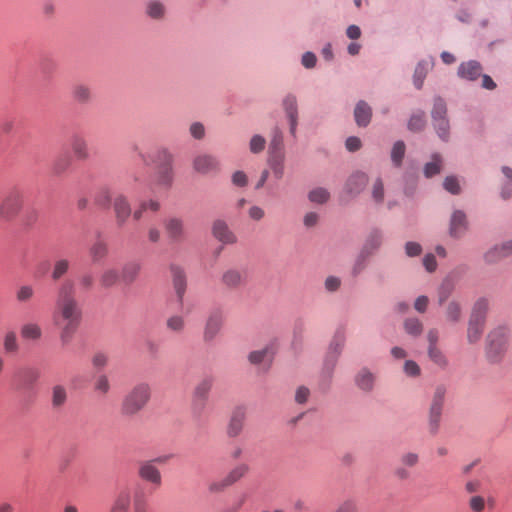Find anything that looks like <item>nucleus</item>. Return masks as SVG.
I'll return each mask as SVG.
<instances>
[{
    "instance_id": "nucleus-38",
    "label": "nucleus",
    "mask_w": 512,
    "mask_h": 512,
    "mask_svg": "<svg viewBox=\"0 0 512 512\" xmlns=\"http://www.w3.org/2000/svg\"><path fill=\"white\" fill-rule=\"evenodd\" d=\"M89 254L93 262H99L108 254V245L102 240H97L89 249Z\"/></svg>"
},
{
    "instance_id": "nucleus-63",
    "label": "nucleus",
    "mask_w": 512,
    "mask_h": 512,
    "mask_svg": "<svg viewBox=\"0 0 512 512\" xmlns=\"http://www.w3.org/2000/svg\"><path fill=\"white\" fill-rule=\"evenodd\" d=\"M425 125V115L423 112L411 116L408 122V128L411 131H420Z\"/></svg>"
},
{
    "instance_id": "nucleus-62",
    "label": "nucleus",
    "mask_w": 512,
    "mask_h": 512,
    "mask_svg": "<svg viewBox=\"0 0 512 512\" xmlns=\"http://www.w3.org/2000/svg\"><path fill=\"white\" fill-rule=\"evenodd\" d=\"M94 389L102 395L107 394L110 390V382L108 377L104 374L99 375L95 380Z\"/></svg>"
},
{
    "instance_id": "nucleus-28",
    "label": "nucleus",
    "mask_w": 512,
    "mask_h": 512,
    "mask_svg": "<svg viewBox=\"0 0 512 512\" xmlns=\"http://www.w3.org/2000/svg\"><path fill=\"white\" fill-rule=\"evenodd\" d=\"M268 165L277 180L283 178L285 171V155L268 156Z\"/></svg>"
},
{
    "instance_id": "nucleus-8",
    "label": "nucleus",
    "mask_w": 512,
    "mask_h": 512,
    "mask_svg": "<svg viewBox=\"0 0 512 512\" xmlns=\"http://www.w3.org/2000/svg\"><path fill=\"white\" fill-rule=\"evenodd\" d=\"M155 460L141 462L138 468L139 477L152 484L155 487H160L162 484V477L159 469L154 464Z\"/></svg>"
},
{
    "instance_id": "nucleus-13",
    "label": "nucleus",
    "mask_w": 512,
    "mask_h": 512,
    "mask_svg": "<svg viewBox=\"0 0 512 512\" xmlns=\"http://www.w3.org/2000/svg\"><path fill=\"white\" fill-rule=\"evenodd\" d=\"M223 324V315L220 311H213L209 314L205 328L203 337L205 341L213 340L216 335L220 332Z\"/></svg>"
},
{
    "instance_id": "nucleus-26",
    "label": "nucleus",
    "mask_w": 512,
    "mask_h": 512,
    "mask_svg": "<svg viewBox=\"0 0 512 512\" xmlns=\"http://www.w3.org/2000/svg\"><path fill=\"white\" fill-rule=\"evenodd\" d=\"M141 271V264L136 261L127 262L121 270V281L125 284L133 283Z\"/></svg>"
},
{
    "instance_id": "nucleus-48",
    "label": "nucleus",
    "mask_w": 512,
    "mask_h": 512,
    "mask_svg": "<svg viewBox=\"0 0 512 512\" xmlns=\"http://www.w3.org/2000/svg\"><path fill=\"white\" fill-rule=\"evenodd\" d=\"M166 327L174 333H182L185 329V319L180 315H172L166 320Z\"/></svg>"
},
{
    "instance_id": "nucleus-54",
    "label": "nucleus",
    "mask_w": 512,
    "mask_h": 512,
    "mask_svg": "<svg viewBox=\"0 0 512 512\" xmlns=\"http://www.w3.org/2000/svg\"><path fill=\"white\" fill-rule=\"evenodd\" d=\"M484 329V325L481 324H473L471 322L468 323L467 330V339L469 343H476L480 340L482 332Z\"/></svg>"
},
{
    "instance_id": "nucleus-44",
    "label": "nucleus",
    "mask_w": 512,
    "mask_h": 512,
    "mask_svg": "<svg viewBox=\"0 0 512 512\" xmlns=\"http://www.w3.org/2000/svg\"><path fill=\"white\" fill-rule=\"evenodd\" d=\"M428 357L438 367L444 369L448 365V360L444 353L437 347H428Z\"/></svg>"
},
{
    "instance_id": "nucleus-47",
    "label": "nucleus",
    "mask_w": 512,
    "mask_h": 512,
    "mask_svg": "<svg viewBox=\"0 0 512 512\" xmlns=\"http://www.w3.org/2000/svg\"><path fill=\"white\" fill-rule=\"evenodd\" d=\"M453 289L454 286L450 281H444L441 283L437 290V301L440 306H443L444 303L449 299Z\"/></svg>"
},
{
    "instance_id": "nucleus-53",
    "label": "nucleus",
    "mask_w": 512,
    "mask_h": 512,
    "mask_svg": "<svg viewBox=\"0 0 512 512\" xmlns=\"http://www.w3.org/2000/svg\"><path fill=\"white\" fill-rule=\"evenodd\" d=\"M405 155V144L397 141L391 151V159L395 166H400Z\"/></svg>"
},
{
    "instance_id": "nucleus-4",
    "label": "nucleus",
    "mask_w": 512,
    "mask_h": 512,
    "mask_svg": "<svg viewBox=\"0 0 512 512\" xmlns=\"http://www.w3.org/2000/svg\"><path fill=\"white\" fill-rule=\"evenodd\" d=\"M508 330L498 327L487 336L486 354L492 362H498L504 355L507 347Z\"/></svg>"
},
{
    "instance_id": "nucleus-20",
    "label": "nucleus",
    "mask_w": 512,
    "mask_h": 512,
    "mask_svg": "<svg viewBox=\"0 0 512 512\" xmlns=\"http://www.w3.org/2000/svg\"><path fill=\"white\" fill-rule=\"evenodd\" d=\"M463 305L460 300L452 299L445 306L444 316L448 323L457 324L462 320Z\"/></svg>"
},
{
    "instance_id": "nucleus-33",
    "label": "nucleus",
    "mask_w": 512,
    "mask_h": 512,
    "mask_svg": "<svg viewBox=\"0 0 512 512\" xmlns=\"http://www.w3.org/2000/svg\"><path fill=\"white\" fill-rule=\"evenodd\" d=\"M382 243V234L375 230L370 233L368 236L366 243L364 244L362 251L366 255L370 256L376 251Z\"/></svg>"
},
{
    "instance_id": "nucleus-2",
    "label": "nucleus",
    "mask_w": 512,
    "mask_h": 512,
    "mask_svg": "<svg viewBox=\"0 0 512 512\" xmlns=\"http://www.w3.org/2000/svg\"><path fill=\"white\" fill-rule=\"evenodd\" d=\"M151 398V388L147 383H138L124 396L121 402V413L132 417L141 412Z\"/></svg>"
},
{
    "instance_id": "nucleus-32",
    "label": "nucleus",
    "mask_w": 512,
    "mask_h": 512,
    "mask_svg": "<svg viewBox=\"0 0 512 512\" xmlns=\"http://www.w3.org/2000/svg\"><path fill=\"white\" fill-rule=\"evenodd\" d=\"M121 281V275L115 268L105 269L100 276V284L104 288H110Z\"/></svg>"
},
{
    "instance_id": "nucleus-46",
    "label": "nucleus",
    "mask_w": 512,
    "mask_h": 512,
    "mask_svg": "<svg viewBox=\"0 0 512 512\" xmlns=\"http://www.w3.org/2000/svg\"><path fill=\"white\" fill-rule=\"evenodd\" d=\"M249 468L246 464H239L236 467H234L226 476V480L228 484L233 485L237 481H239L242 477L246 475Z\"/></svg>"
},
{
    "instance_id": "nucleus-6",
    "label": "nucleus",
    "mask_w": 512,
    "mask_h": 512,
    "mask_svg": "<svg viewBox=\"0 0 512 512\" xmlns=\"http://www.w3.org/2000/svg\"><path fill=\"white\" fill-rule=\"evenodd\" d=\"M158 157L163 160V164L158 167L156 181L159 185L169 187L173 181V156L168 150L162 149Z\"/></svg>"
},
{
    "instance_id": "nucleus-50",
    "label": "nucleus",
    "mask_w": 512,
    "mask_h": 512,
    "mask_svg": "<svg viewBox=\"0 0 512 512\" xmlns=\"http://www.w3.org/2000/svg\"><path fill=\"white\" fill-rule=\"evenodd\" d=\"M94 201L98 206L108 208L113 201L110 190L107 187L101 188L95 195Z\"/></svg>"
},
{
    "instance_id": "nucleus-10",
    "label": "nucleus",
    "mask_w": 512,
    "mask_h": 512,
    "mask_svg": "<svg viewBox=\"0 0 512 512\" xmlns=\"http://www.w3.org/2000/svg\"><path fill=\"white\" fill-rule=\"evenodd\" d=\"M193 169L200 174H209L219 170V161L210 154H200L193 159Z\"/></svg>"
},
{
    "instance_id": "nucleus-29",
    "label": "nucleus",
    "mask_w": 512,
    "mask_h": 512,
    "mask_svg": "<svg viewBox=\"0 0 512 512\" xmlns=\"http://www.w3.org/2000/svg\"><path fill=\"white\" fill-rule=\"evenodd\" d=\"M159 209L160 203L157 200H143L139 203L137 209H135V211L133 212V218L134 220L139 221L143 217L145 212H157Z\"/></svg>"
},
{
    "instance_id": "nucleus-41",
    "label": "nucleus",
    "mask_w": 512,
    "mask_h": 512,
    "mask_svg": "<svg viewBox=\"0 0 512 512\" xmlns=\"http://www.w3.org/2000/svg\"><path fill=\"white\" fill-rule=\"evenodd\" d=\"M17 376L22 379L26 385H33L38 381L40 372L36 368L26 367L19 370Z\"/></svg>"
},
{
    "instance_id": "nucleus-59",
    "label": "nucleus",
    "mask_w": 512,
    "mask_h": 512,
    "mask_svg": "<svg viewBox=\"0 0 512 512\" xmlns=\"http://www.w3.org/2000/svg\"><path fill=\"white\" fill-rule=\"evenodd\" d=\"M443 186L451 194L457 195L461 192L459 180L455 176H447L444 179Z\"/></svg>"
},
{
    "instance_id": "nucleus-18",
    "label": "nucleus",
    "mask_w": 512,
    "mask_h": 512,
    "mask_svg": "<svg viewBox=\"0 0 512 512\" xmlns=\"http://www.w3.org/2000/svg\"><path fill=\"white\" fill-rule=\"evenodd\" d=\"M213 386L212 378L202 379L195 387L193 392V402L202 408L208 398L209 392Z\"/></svg>"
},
{
    "instance_id": "nucleus-39",
    "label": "nucleus",
    "mask_w": 512,
    "mask_h": 512,
    "mask_svg": "<svg viewBox=\"0 0 512 512\" xmlns=\"http://www.w3.org/2000/svg\"><path fill=\"white\" fill-rule=\"evenodd\" d=\"M165 6L160 1H149L146 5V14L155 20H160L165 15Z\"/></svg>"
},
{
    "instance_id": "nucleus-7",
    "label": "nucleus",
    "mask_w": 512,
    "mask_h": 512,
    "mask_svg": "<svg viewBox=\"0 0 512 512\" xmlns=\"http://www.w3.org/2000/svg\"><path fill=\"white\" fill-rule=\"evenodd\" d=\"M112 207L116 224L117 226L122 227L127 223L129 217L132 214L128 198L121 193L115 195L113 197Z\"/></svg>"
},
{
    "instance_id": "nucleus-60",
    "label": "nucleus",
    "mask_w": 512,
    "mask_h": 512,
    "mask_svg": "<svg viewBox=\"0 0 512 512\" xmlns=\"http://www.w3.org/2000/svg\"><path fill=\"white\" fill-rule=\"evenodd\" d=\"M34 288L30 285L20 286L16 292V299L19 302H27L34 296Z\"/></svg>"
},
{
    "instance_id": "nucleus-42",
    "label": "nucleus",
    "mask_w": 512,
    "mask_h": 512,
    "mask_svg": "<svg viewBox=\"0 0 512 512\" xmlns=\"http://www.w3.org/2000/svg\"><path fill=\"white\" fill-rule=\"evenodd\" d=\"M404 330L407 334L417 337L423 331V324L418 318H407L404 321Z\"/></svg>"
},
{
    "instance_id": "nucleus-55",
    "label": "nucleus",
    "mask_w": 512,
    "mask_h": 512,
    "mask_svg": "<svg viewBox=\"0 0 512 512\" xmlns=\"http://www.w3.org/2000/svg\"><path fill=\"white\" fill-rule=\"evenodd\" d=\"M434 127L443 140H446L449 135V121L446 117H440L439 119L433 120Z\"/></svg>"
},
{
    "instance_id": "nucleus-19",
    "label": "nucleus",
    "mask_w": 512,
    "mask_h": 512,
    "mask_svg": "<svg viewBox=\"0 0 512 512\" xmlns=\"http://www.w3.org/2000/svg\"><path fill=\"white\" fill-rule=\"evenodd\" d=\"M375 381V374L367 368H362L355 376L356 386L364 392H371L374 389Z\"/></svg>"
},
{
    "instance_id": "nucleus-51",
    "label": "nucleus",
    "mask_w": 512,
    "mask_h": 512,
    "mask_svg": "<svg viewBox=\"0 0 512 512\" xmlns=\"http://www.w3.org/2000/svg\"><path fill=\"white\" fill-rule=\"evenodd\" d=\"M173 286L177 294V297L179 298L180 301H182L186 290V280L184 274L181 271H177L174 274Z\"/></svg>"
},
{
    "instance_id": "nucleus-5",
    "label": "nucleus",
    "mask_w": 512,
    "mask_h": 512,
    "mask_svg": "<svg viewBox=\"0 0 512 512\" xmlns=\"http://www.w3.org/2000/svg\"><path fill=\"white\" fill-rule=\"evenodd\" d=\"M446 388L439 385L435 388L429 411V425L433 432H436L441 420Z\"/></svg>"
},
{
    "instance_id": "nucleus-57",
    "label": "nucleus",
    "mask_w": 512,
    "mask_h": 512,
    "mask_svg": "<svg viewBox=\"0 0 512 512\" xmlns=\"http://www.w3.org/2000/svg\"><path fill=\"white\" fill-rule=\"evenodd\" d=\"M372 198L376 203H382L384 200V184L381 178H377L371 190Z\"/></svg>"
},
{
    "instance_id": "nucleus-14",
    "label": "nucleus",
    "mask_w": 512,
    "mask_h": 512,
    "mask_svg": "<svg viewBox=\"0 0 512 512\" xmlns=\"http://www.w3.org/2000/svg\"><path fill=\"white\" fill-rule=\"evenodd\" d=\"M468 222L466 215L461 210H455L450 219L449 234L453 238H459L466 232Z\"/></svg>"
},
{
    "instance_id": "nucleus-11",
    "label": "nucleus",
    "mask_w": 512,
    "mask_h": 512,
    "mask_svg": "<svg viewBox=\"0 0 512 512\" xmlns=\"http://www.w3.org/2000/svg\"><path fill=\"white\" fill-rule=\"evenodd\" d=\"M368 182V177L363 172L353 173L346 181L344 186V192L349 197H355L361 193Z\"/></svg>"
},
{
    "instance_id": "nucleus-58",
    "label": "nucleus",
    "mask_w": 512,
    "mask_h": 512,
    "mask_svg": "<svg viewBox=\"0 0 512 512\" xmlns=\"http://www.w3.org/2000/svg\"><path fill=\"white\" fill-rule=\"evenodd\" d=\"M447 108L446 103L441 98H435L434 105L432 109V118L433 120L439 119L440 117H446Z\"/></svg>"
},
{
    "instance_id": "nucleus-15",
    "label": "nucleus",
    "mask_w": 512,
    "mask_h": 512,
    "mask_svg": "<svg viewBox=\"0 0 512 512\" xmlns=\"http://www.w3.org/2000/svg\"><path fill=\"white\" fill-rule=\"evenodd\" d=\"M222 283L230 288L237 289L246 282V273L244 270L237 268H230L222 274Z\"/></svg>"
},
{
    "instance_id": "nucleus-49",
    "label": "nucleus",
    "mask_w": 512,
    "mask_h": 512,
    "mask_svg": "<svg viewBox=\"0 0 512 512\" xmlns=\"http://www.w3.org/2000/svg\"><path fill=\"white\" fill-rule=\"evenodd\" d=\"M330 198V193L322 187H317L313 190H311L308 194V199L317 204H324L326 203Z\"/></svg>"
},
{
    "instance_id": "nucleus-37",
    "label": "nucleus",
    "mask_w": 512,
    "mask_h": 512,
    "mask_svg": "<svg viewBox=\"0 0 512 512\" xmlns=\"http://www.w3.org/2000/svg\"><path fill=\"white\" fill-rule=\"evenodd\" d=\"M443 160L439 154H433L430 162L424 166V175L427 178H431L439 174L442 170Z\"/></svg>"
},
{
    "instance_id": "nucleus-36",
    "label": "nucleus",
    "mask_w": 512,
    "mask_h": 512,
    "mask_svg": "<svg viewBox=\"0 0 512 512\" xmlns=\"http://www.w3.org/2000/svg\"><path fill=\"white\" fill-rule=\"evenodd\" d=\"M70 265V261L66 258L55 260L51 271L52 280L57 281L62 278L69 271Z\"/></svg>"
},
{
    "instance_id": "nucleus-17",
    "label": "nucleus",
    "mask_w": 512,
    "mask_h": 512,
    "mask_svg": "<svg viewBox=\"0 0 512 512\" xmlns=\"http://www.w3.org/2000/svg\"><path fill=\"white\" fill-rule=\"evenodd\" d=\"M213 236L223 244H233L236 242V236L229 229L226 222L216 220L212 225Z\"/></svg>"
},
{
    "instance_id": "nucleus-9",
    "label": "nucleus",
    "mask_w": 512,
    "mask_h": 512,
    "mask_svg": "<svg viewBox=\"0 0 512 512\" xmlns=\"http://www.w3.org/2000/svg\"><path fill=\"white\" fill-rule=\"evenodd\" d=\"M246 420V410L243 407L235 408L229 418L226 433L228 437L235 438L239 436L244 428Z\"/></svg>"
},
{
    "instance_id": "nucleus-40",
    "label": "nucleus",
    "mask_w": 512,
    "mask_h": 512,
    "mask_svg": "<svg viewBox=\"0 0 512 512\" xmlns=\"http://www.w3.org/2000/svg\"><path fill=\"white\" fill-rule=\"evenodd\" d=\"M72 97L78 103H87L91 99L90 88L84 84L75 85L72 89Z\"/></svg>"
},
{
    "instance_id": "nucleus-56",
    "label": "nucleus",
    "mask_w": 512,
    "mask_h": 512,
    "mask_svg": "<svg viewBox=\"0 0 512 512\" xmlns=\"http://www.w3.org/2000/svg\"><path fill=\"white\" fill-rule=\"evenodd\" d=\"M266 146V140L263 136L256 134L253 135L249 141V150L253 154L261 153Z\"/></svg>"
},
{
    "instance_id": "nucleus-45",
    "label": "nucleus",
    "mask_w": 512,
    "mask_h": 512,
    "mask_svg": "<svg viewBox=\"0 0 512 512\" xmlns=\"http://www.w3.org/2000/svg\"><path fill=\"white\" fill-rule=\"evenodd\" d=\"M133 512H148L147 499L142 489L133 494Z\"/></svg>"
},
{
    "instance_id": "nucleus-16",
    "label": "nucleus",
    "mask_w": 512,
    "mask_h": 512,
    "mask_svg": "<svg viewBox=\"0 0 512 512\" xmlns=\"http://www.w3.org/2000/svg\"><path fill=\"white\" fill-rule=\"evenodd\" d=\"M164 228L170 239L179 241L184 236V221L180 217L170 216L164 220Z\"/></svg>"
},
{
    "instance_id": "nucleus-61",
    "label": "nucleus",
    "mask_w": 512,
    "mask_h": 512,
    "mask_svg": "<svg viewBox=\"0 0 512 512\" xmlns=\"http://www.w3.org/2000/svg\"><path fill=\"white\" fill-rule=\"evenodd\" d=\"M70 166V159L68 157H59L52 164V172L54 175L63 174Z\"/></svg>"
},
{
    "instance_id": "nucleus-52",
    "label": "nucleus",
    "mask_w": 512,
    "mask_h": 512,
    "mask_svg": "<svg viewBox=\"0 0 512 512\" xmlns=\"http://www.w3.org/2000/svg\"><path fill=\"white\" fill-rule=\"evenodd\" d=\"M428 72V63L419 62L414 71V85L420 89Z\"/></svg>"
},
{
    "instance_id": "nucleus-31",
    "label": "nucleus",
    "mask_w": 512,
    "mask_h": 512,
    "mask_svg": "<svg viewBox=\"0 0 512 512\" xmlns=\"http://www.w3.org/2000/svg\"><path fill=\"white\" fill-rule=\"evenodd\" d=\"M272 356L273 352L271 348L267 346L263 349L250 352L248 360L251 364L259 365L265 362H271Z\"/></svg>"
},
{
    "instance_id": "nucleus-3",
    "label": "nucleus",
    "mask_w": 512,
    "mask_h": 512,
    "mask_svg": "<svg viewBox=\"0 0 512 512\" xmlns=\"http://www.w3.org/2000/svg\"><path fill=\"white\" fill-rule=\"evenodd\" d=\"M24 206V192L13 187L8 190L0 201V220L3 222L14 221Z\"/></svg>"
},
{
    "instance_id": "nucleus-1",
    "label": "nucleus",
    "mask_w": 512,
    "mask_h": 512,
    "mask_svg": "<svg viewBox=\"0 0 512 512\" xmlns=\"http://www.w3.org/2000/svg\"><path fill=\"white\" fill-rule=\"evenodd\" d=\"M75 293V284L70 279L63 281L57 291L53 321L60 329L62 345L71 341L81 322L82 310Z\"/></svg>"
},
{
    "instance_id": "nucleus-12",
    "label": "nucleus",
    "mask_w": 512,
    "mask_h": 512,
    "mask_svg": "<svg viewBox=\"0 0 512 512\" xmlns=\"http://www.w3.org/2000/svg\"><path fill=\"white\" fill-rule=\"evenodd\" d=\"M512 254V240L501 245H495L484 254V260L488 264H495Z\"/></svg>"
},
{
    "instance_id": "nucleus-30",
    "label": "nucleus",
    "mask_w": 512,
    "mask_h": 512,
    "mask_svg": "<svg viewBox=\"0 0 512 512\" xmlns=\"http://www.w3.org/2000/svg\"><path fill=\"white\" fill-rule=\"evenodd\" d=\"M131 503L129 491H121L115 498L110 512H128Z\"/></svg>"
},
{
    "instance_id": "nucleus-24",
    "label": "nucleus",
    "mask_w": 512,
    "mask_h": 512,
    "mask_svg": "<svg viewBox=\"0 0 512 512\" xmlns=\"http://www.w3.org/2000/svg\"><path fill=\"white\" fill-rule=\"evenodd\" d=\"M489 308L488 301L479 299L473 306L469 322L485 325L486 314Z\"/></svg>"
},
{
    "instance_id": "nucleus-27",
    "label": "nucleus",
    "mask_w": 512,
    "mask_h": 512,
    "mask_svg": "<svg viewBox=\"0 0 512 512\" xmlns=\"http://www.w3.org/2000/svg\"><path fill=\"white\" fill-rule=\"evenodd\" d=\"M285 155L282 132L276 128L268 146V156Z\"/></svg>"
},
{
    "instance_id": "nucleus-21",
    "label": "nucleus",
    "mask_w": 512,
    "mask_h": 512,
    "mask_svg": "<svg viewBox=\"0 0 512 512\" xmlns=\"http://www.w3.org/2000/svg\"><path fill=\"white\" fill-rule=\"evenodd\" d=\"M482 67L479 62L470 60L462 63L458 68V75L466 80L474 81L481 76Z\"/></svg>"
},
{
    "instance_id": "nucleus-34",
    "label": "nucleus",
    "mask_w": 512,
    "mask_h": 512,
    "mask_svg": "<svg viewBox=\"0 0 512 512\" xmlns=\"http://www.w3.org/2000/svg\"><path fill=\"white\" fill-rule=\"evenodd\" d=\"M21 337L24 340H39L42 336V330L37 323H26L20 329Z\"/></svg>"
},
{
    "instance_id": "nucleus-35",
    "label": "nucleus",
    "mask_w": 512,
    "mask_h": 512,
    "mask_svg": "<svg viewBox=\"0 0 512 512\" xmlns=\"http://www.w3.org/2000/svg\"><path fill=\"white\" fill-rule=\"evenodd\" d=\"M67 401V390L62 385H55L52 388L51 404L54 409L62 408Z\"/></svg>"
},
{
    "instance_id": "nucleus-64",
    "label": "nucleus",
    "mask_w": 512,
    "mask_h": 512,
    "mask_svg": "<svg viewBox=\"0 0 512 512\" xmlns=\"http://www.w3.org/2000/svg\"><path fill=\"white\" fill-rule=\"evenodd\" d=\"M334 512H359L358 503L354 499H346L337 506Z\"/></svg>"
},
{
    "instance_id": "nucleus-22",
    "label": "nucleus",
    "mask_w": 512,
    "mask_h": 512,
    "mask_svg": "<svg viewBox=\"0 0 512 512\" xmlns=\"http://www.w3.org/2000/svg\"><path fill=\"white\" fill-rule=\"evenodd\" d=\"M284 110L289 118L290 122V132L292 135H295L296 127H297V100L293 95H288L285 97L283 101Z\"/></svg>"
},
{
    "instance_id": "nucleus-43",
    "label": "nucleus",
    "mask_w": 512,
    "mask_h": 512,
    "mask_svg": "<svg viewBox=\"0 0 512 512\" xmlns=\"http://www.w3.org/2000/svg\"><path fill=\"white\" fill-rule=\"evenodd\" d=\"M3 348L7 354H14L18 352L19 344L14 331H9L5 334L3 339Z\"/></svg>"
},
{
    "instance_id": "nucleus-25",
    "label": "nucleus",
    "mask_w": 512,
    "mask_h": 512,
    "mask_svg": "<svg viewBox=\"0 0 512 512\" xmlns=\"http://www.w3.org/2000/svg\"><path fill=\"white\" fill-rule=\"evenodd\" d=\"M71 149L78 160H87L89 158L88 144L82 136L74 135L71 138Z\"/></svg>"
},
{
    "instance_id": "nucleus-23",
    "label": "nucleus",
    "mask_w": 512,
    "mask_h": 512,
    "mask_svg": "<svg viewBox=\"0 0 512 512\" xmlns=\"http://www.w3.org/2000/svg\"><path fill=\"white\" fill-rule=\"evenodd\" d=\"M372 109L365 101H359L354 109V117L358 126L365 127L370 123Z\"/></svg>"
}]
</instances>
